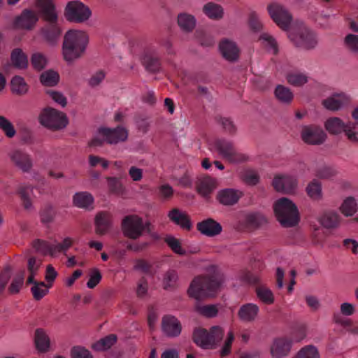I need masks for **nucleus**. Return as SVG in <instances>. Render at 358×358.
<instances>
[{
    "instance_id": "60",
    "label": "nucleus",
    "mask_w": 358,
    "mask_h": 358,
    "mask_svg": "<svg viewBox=\"0 0 358 358\" xmlns=\"http://www.w3.org/2000/svg\"><path fill=\"white\" fill-rule=\"evenodd\" d=\"M292 336L293 341L295 342H300L306 336V327L305 324L296 325L292 331Z\"/></svg>"
},
{
    "instance_id": "36",
    "label": "nucleus",
    "mask_w": 358,
    "mask_h": 358,
    "mask_svg": "<svg viewBox=\"0 0 358 358\" xmlns=\"http://www.w3.org/2000/svg\"><path fill=\"white\" fill-rule=\"evenodd\" d=\"M276 99L281 103L285 104H289L294 99L293 92L291 90L282 85L276 86L274 91Z\"/></svg>"
},
{
    "instance_id": "25",
    "label": "nucleus",
    "mask_w": 358,
    "mask_h": 358,
    "mask_svg": "<svg viewBox=\"0 0 358 358\" xmlns=\"http://www.w3.org/2000/svg\"><path fill=\"white\" fill-rule=\"evenodd\" d=\"M341 217L340 215L334 210H327L320 216V223L327 229H334L338 227Z\"/></svg>"
},
{
    "instance_id": "53",
    "label": "nucleus",
    "mask_w": 358,
    "mask_h": 358,
    "mask_svg": "<svg viewBox=\"0 0 358 358\" xmlns=\"http://www.w3.org/2000/svg\"><path fill=\"white\" fill-rule=\"evenodd\" d=\"M210 340V348H213L217 342L221 341L224 336L223 329L218 327H212L208 331Z\"/></svg>"
},
{
    "instance_id": "7",
    "label": "nucleus",
    "mask_w": 358,
    "mask_h": 358,
    "mask_svg": "<svg viewBox=\"0 0 358 358\" xmlns=\"http://www.w3.org/2000/svg\"><path fill=\"white\" fill-rule=\"evenodd\" d=\"M289 38L296 47L306 50L314 49L318 43L316 34L305 26L289 33Z\"/></svg>"
},
{
    "instance_id": "62",
    "label": "nucleus",
    "mask_w": 358,
    "mask_h": 358,
    "mask_svg": "<svg viewBox=\"0 0 358 358\" xmlns=\"http://www.w3.org/2000/svg\"><path fill=\"white\" fill-rule=\"evenodd\" d=\"M336 171L330 166H323L317 169L316 176L322 179H329L336 175Z\"/></svg>"
},
{
    "instance_id": "14",
    "label": "nucleus",
    "mask_w": 358,
    "mask_h": 358,
    "mask_svg": "<svg viewBox=\"0 0 358 358\" xmlns=\"http://www.w3.org/2000/svg\"><path fill=\"white\" fill-rule=\"evenodd\" d=\"M11 162L23 172H29L32 167V159L29 154L20 149H14L8 153Z\"/></svg>"
},
{
    "instance_id": "21",
    "label": "nucleus",
    "mask_w": 358,
    "mask_h": 358,
    "mask_svg": "<svg viewBox=\"0 0 358 358\" xmlns=\"http://www.w3.org/2000/svg\"><path fill=\"white\" fill-rule=\"evenodd\" d=\"M292 345V340L285 338H277L271 345V353L273 357L282 358L289 353Z\"/></svg>"
},
{
    "instance_id": "55",
    "label": "nucleus",
    "mask_w": 358,
    "mask_h": 358,
    "mask_svg": "<svg viewBox=\"0 0 358 358\" xmlns=\"http://www.w3.org/2000/svg\"><path fill=\"white\" fill-rule=\"evenodd\" d=\"M108 179V185L110 191L115 194L120 195L124 192V187L120 179L109 177Z\"/></svg>"
},
{
    "instance_id": "44",
    "label": "nucleus",
    "mask_w": 358,
    "mask_h": 358,
    "mask_svg": "<svg viewBox=\"0 0 358 358\" xmlns=\"http://www.w3.org/2000/svg\"><path fill=\"white\" fill-rule=\"evenodd\" d=\"M259 40L262 41V44L272 52L273 55H277L278 52V47L275 39L268 33H262L259 36Z\"/></svg>"
},
{
    "instance_id": "64",
    "label": "nucleus",
    "mask_w": 358,
    "mask_h": 358,
    "mask_svg": "<svg viewBox=\"0 0 358 358\" xmlns=\"http://www.w3.org/2000/svg\"><path fill=\"white\" fill-rule=\"evenodd\" d=\"M47 93L55 102L57 103L62 107H65L66 106V98L61 92L55 90H48Z\"/></svg>"
},
{
    "instance_id": "13",
    "label": "nucleus",
    "mask_w": 358,
    "mask_h": 358,
    "mask_svg": "<svg viewBox=\"0 0 358 358\" xmlns=\"http://www.w3.org/2000/svg\"><path fill=\"white\" fill-rule=\"evenodd\" d=\"M38 21V15L36 11L31 9L25 8L21 14L17 16L13 22L16 28L31 30Z\"/></svg>"
},
{
    "instance_id": "32",
    "label": "nucleus",
    "mask_w": 358,
    "mask_h": 358,
    "mask_svg": "<svg viewBox=\"0 0 358 358\" xmlns=\"http://www.w3.org/2000/svg\"><path fill=\"white\" fill-rule=\"evenodd\" d=\"M203 13L210 19L217 20L224 15L223 8L214 2H208L203 7Z\"/></svg>"
},
{
    "instance_id": "19",
    "label": "nucleus",
    "mask_w": 358,
    "mask_h": 358,
    "mask_svg": "<svg viewBox=\"0 0 358 358\" xmlns=\"http://www.w3.org/2000/svg\"><path fill=\"white\" fill-rule=\"evenodd\" d=\"M219 48L223 57L229 62H234L239 57L240 50L233 41L222 39Z\"/></svg>"
},
{
    "instance_id": "34",
    "label": "nucleus",
    "mask_w": 358,
    "mask_h": 358,
    "mask_svg": "<svg viewBox=\"0 0 358 358\" xmlns=\"http://www.w3.org/2000/svg\"><path fill=\"white\" fill-rule=\"evenodd\" d=\"M215 179L209 176L203 177L198 182L196 189L203 196H208L215 188Z\"/></svg>"
},
{
    "instance_id": "24",
    "label": "nucleus",
    "mask_w": 358,
    "mask_h": 358,
    "mask_svg": "<svg viewBox=\"0 0 358 358\" xmlns=\"http://www.w3.org/2000/svg\"><path fill=\"white\" fill-rule=\"evenodd\" d=\"M34 344L39 352L45 353L49 351L50 339L43 329L38 328L35 330Z\"/></svg>"
},
{
    "instance_id": "9",
    "label": "nucleus",
    "mask_w": 358,
    "mask_h": 358,
    "mask_svg": "<svg viewBox=\"0 0 358 358\" xmlns=\"http://www.w3.org/2000/svg\"><path fill=\"white\" fill-rule=\"evenodd\" d=\"M222 279L216 275H199L193 279L187 291H214L222 288Z\"/></svg>"
},
{
    "instance_id": "20",
    "label": "nucleus",
    "mask_w": 358,
    "mask_h": 358,
    "mask_svg": "<svg viewBox=\"0 0 358 358\" xmlns=\"http://www.w3.org/2000/svg\"><path fill=\"white\" fill-rule=\"evenodd\" d=\"M196 228L201 234L208 237L215 236L220 234L222 230L221 224L212 218L198 222Z\"/></svg>"
},
{
    "instance_id": "11",
    "label": "nucleus",
    "mask_w": 358,
    "mask_h": 358,
    "mask_svg": "<svg viewBox=\"0 0 358 358\" xmlns=\"http://www.w3.org/2000/svg\"><path fill=\"white\" fill-rule=\"evenodd\" d=\"M301 137L307 144L320 145L325 141L327 134L320 126L310 124L302 127Z\"/></svg>"
},
{
    "instance_id": "8",
    "label": "nucleus",
    "mask_w": 358,
    "mask_h": 358,
    "mask_svg": "<svg viewBox=\"0 0 358 358\" xmlns=\"http://www.w3.org/2000/svg\"><path fill=\"white\" fill-rule=\"evenodd\" d=\"M121 227L124 236L134 240L141 236L145 229L143 220L137 215L124 217Z\"/></svg>"
},
{
    "instance_id": "27",
    "label": "nucleus",
    "mask_w": 358,
    "mask_h": 358,
    "mask_svg": "<svg viewBox=\"0 0 358 358\" xmlns=\"http://www.w3.org/2000/svg\"><path fill=\"white\" fill-rule=\"evenodd\" d=\"M241 281L256 287L255 291H271L268 287L263 285L262 280L248 271H242L239 274Z\"/></svg>"
},
{
    "instance_id": "3",
    "label": "nucleus",
    "mask_w": 358,
    "mask_h": 358,
    "mask_svg": "<svg viewBox=\"0 0 358 358\" xmlns=\"http://www.w3.org/2000/svg\"><path fill=\"white\" fill-rule=\"evenodd\" d=\"M273 208L278 220L283 227H291L299 223L298 208L290 199L285 197L279 199L275 202Z\"/></svg>"
},
{
    "instance_id": "29",
    "label": "nucleus",
    "mask_w": 358,
    "mask_h": 358,
    "mask_svg": "<svg viewBox=\"0 0 358 358\" xmlns=\"http://www.w3.org/2000/svg\"><path fill=\"white\" fill-rule=\"evenodd\" d=\"M192 341L203 349L209 348L210 340L208 331L203 328H196L192 334Z\"/></svg>"
},
{
    "instance_id": "31",
    "label": "nucleus",
    "mask_w": 358,
    "mask_h": 358,
    "mask_svg": "<svg viewBox=\"0 0 358 358\" xmlns=\"http://www.w3.org/2000/svg\"><path fill=\"white\" fill-rule=\"evenodd\" d=\"M22 205L26 210H29L32 207V201L31 196L33 194V187L29 185H20L17 190Z\"/></svg>"
},
{
    "instance_id": "39",
    "label": "nucleus",
    "mask_w": 358,
    "mask_h": 358,
    "mask_svg": "<svg viewBox=\"0 0 358 358\" xmlns=\"http://www.w3.org/2000/svg\"><path fill=\"white\" fill-rule=\"evenodd\" d=\"M287 83L294 87H301L308 82L306 73L301 71H292L287 74Z\"/></svg>"
},
{
    "instance_id": "10",
    "label": "nucleus",
    "mask_w": 358,
    "mask_h": 358,
    "mask_svg": "<svg viewBox=\"0 0 358 358\" xmlns=\"http://www.w3.org/2000/svg\"><path fill=\"white\" fill-rule=\"evenodd\" d=\"M268 11L273 22L283 30H287L292 20L289 12L281 4L272 3L268 6Z\"/></svg>"
},
{
    "instance_id": "35",
    "label": "nucleus",
    "mask_w": 358,
    "mask_h": 358,
    "mask_svg": "<svg viewBox=\"0 0 358 358\" xmlns=\"http://www.w3.org/2000/svg\"><path fill=\"white\" fill-rule=\"evenodd\" d=\"M10 60L13 66L19 69H26L28 66L27 56L20 48H15L12 51Z\"/></svg>"
},
{
    "instance_id": "37",
    "label": "nucleus",
    "mask_w": 358,
    "mask_h": 358,
    "mask_svg": "<svg viewBox=\"0 0 358 358\" xmlns=\"http://www.w3.org/2000/svg\"><path fill=\"white\" fill-rule=\"evenodd\" d=\"M178 24L182 31L190 32L195 27L196 20L192 15L183 13L178 15Z\"/></svg>"
},
{
    "instance_id": "18",
    "label": "nucleus",
    "mask_w": 358,
    "mask_h": 358,
    "mask_svg": "<svg viewBox=\"0 0 358 358\" xmlns=\"http://www.w3.org/2000/svg\"><path fill=\"white\" fill-rule=\"evenodd\" d=\"M162 329L168 337L174 338L180 334L182 325L175 316L164 315L162 321Z\"/></svg>"
},
{
    "instance_id": "63",
    "label": "nucleus",
    "mask_w": 358,
    "mask_h": 358,
    "mask_svg": "<svg viewBox=\"0 0 358 358\" xmlns=\"http://www.w3.org/2000/svg\"><path fill=\"white\" fill-rule=\"evenodd\" d=\"M135 269L139 270L145 274H152V266L147 261L144 259H138L136 262Z\"/></svg>"
},
{
    "instance_id": "26",
    "label": "nucleus",
    "mask_w": 358,
    "mask_h": 358,
    "mask_svg": "<svg viewBox=\"0 0 358 358\" xmlns=\"http://www.w3.org/2000/svg\"><path fill=\"white\" fill-rule=\"evenodd\" d=\"M259 313V308L253 303H246L241 306L238 316L241 321L245 322H252L255 320Z\"/></svg>"
},
{
    "instance_id": "45",
    "label": "nucleus",
    "mask_w": 358,
    "mask_h": 358,
    "mask_svg": "<svg viewBox=\"0 0 358 358\" xmlns=\"http://www.w3.org/2000/svg\"><path fill=\"white\" fill-rule=\"evenodd\" d=\"M178 275L175 270H169L164 275L163 286L165 289H176L178 285Z\"/></svg>"
},
{
    "instance_id": "47",
    "label": "nucleus",
    "mask_w": 358,
    "mask_h": 358,
    "mask_svg": "<svg viewBox=\"0 0 358 358\" xmlns=\"http://www.w3.org/2000/svg\"><path fill=\"white\" fill-rule=\"evenodd\" d=\"M11 89L14 93L24 94L27 92V85L23 78L15 76L11 80Z\"/></svg>"
},
{
    "instance_id": "16",
    "label": "nucleus",
    "mask_w": 358,
    "mask_h": 358,
    "mask_svg": "<svg viewBox=\"0 0 358 358\" xmlns=\"http://www.w3.org/2000/svg\"><path fill=\"white\" fill-rule=\"evenodd\" d=\"M272 184L277 192L284 194H293L297 187L296 179L287 175L275 176Z\"/></svg>"
},
{
    "instance_id": "46",
    "label": "nucleus",
    "mask_w": 358,
    "mask_h": 358,
    "mask_svg": "<svg viewBox=\"0 0 358 358\" xmlns=\"http://www.w3.org/2000/svg\"><path fill=\"white\" fill-rule=\"evenodd\" d=\"M308 195L314 200H318L322 196L321 183L317 180H312L306 187Z\"/></svg>"
},
{
    "instance_id": "28",
    "label": "nucleus",
    "mask_w": 358,
    "mask_h": 358,
    "mask_svg": "<svg viewBox=\"0 0 358 358\" xmlns=\"http://www.w3.org/2000/svg\"><path fill=\"white\" fill-rule=\"evenodd\" d=\"M117 341V336L115 334H110L91 345V348L96 352L106 351L113 346Z\"/></svg>"
},
{
    "instance_id": "50",
    "label": "nucleus",
    "mask_w": 358,
    "mask_h": 358,
    "mask_svg": "<svg viewBox=\"0 0 358 358\" xmlns=\"http://www.w3.org/2000/svg\"><path fill=\"white\" fill-rule=\"evenodd\" d=\"M31 64L35 70L41 71L47 65V59L43 54L36 52L31 55Z\"/></svg>"
},
{
    "instance_id": "43",
    "label": "nucleus",
    "mask_w": 358,
    "mask_h": 358,
    "mask_svg": "<svg viewBox=\"0 0 358 358\" xmlns=\"http://www.w3.org/2000/svg\"><path fill=\"white\" fill-rule=\"evenodd\" d=\"M241 180L247 185L254 186L259 181V176L257 172L251 169H243L240 174Z\"/></svg>"
},
{
    "instance_id": "57",
    "label": "nucleus",
    "mask_w": 358,
    "mask_h": 358,
    "mask_svg": "<svg viewBox=\"0 0 358 358\" xmlns=\"http://www.w3.org/2000/svg\"><path fill=\"white\" fill-rule=\"evenodd\" d=\"M25 271H21L13 278L8 291H20L23 287Z\"/></svg>"
},
{
    "instance_id": "42",
    "label": "nucleus",
    "mask_w": 358,
    "mask_h": 358,
    "mask_svg": "<svg viewBox=\"0 0 358 358\" xmlns=\"http://www.w3.org/2000/svg\"><path fill=\"white\" fill-rule=\"evenodd\" d=\"M342 213L348 217L353 215L357 211V203L352 196L347 197L340 207Z\"/></svg>"
},
{
    "instance_id": "56",
    "label": "nucleus",
    "mask_w": 358,
    "mask_h": 358,
    "mask_svg": "<svg viewBox=\"0 0 358 358\" xmlns=\"http://www.w3.org/2000/svg\"><path fill=\"white\" fill-rule=\"evenodd\" d=\"M164 241L171 248V249L176 254L183 255L185 254V250L181 247L180 243L178 239L173 236H169L164 239Z\"/></svg>"
},
{
    "instance_id": "4",
    "label": "nucleus",
    "mask_w": 358,
    "mask_h": 358,
    "mask_svg": "<svg viewBox=\"0 0 358 358\" xmlns=\"http://www.w3.org/2000/svg\"><path fill=\"white\" fill-rule=\"evenodd\" d=\"M65 19L69 22L84 23L92 16L89 6L79 0L69 1L64 11Z\"/></svg>"
},
{
    "instance_id": "22",
    "label": "nucleus",
    "mask_w": 358,
    "mask_h": 358,
    "mask_svg": "<svg viewBox=\"0 0 358 358\" xmlns=\"http://www.w3.org/2000/svg\"><path fill=\"white\" fill-rule=\"evenodd\" d=\"M168 217L172 222L183 229L190 230L192 229V222L189 215L177 208H173L169 212Z\"/></svg>"
},
{
    "instance_id": "40",
    "label": "nucleus",
    "mask_w": 358,
    "mask_h": 358,
    "mask_svg": "<svg viewBox=\"0 0 358 358\" xmlns=\"http://www.w3.org/2000/svg\"><path fill=\"white\" fill-rule=\"evenodd\" d=\"M59 80V76L57 72L53 70H48L43 72L40 76V81L44 86H55Z\"/></svg>"
},
{
    "instance_id": "17",
    "label": "nucleus",
    "mask_w": 358,
    "mask_h": 358,
    "mask_svg": "<svg viewBox=\"0 0 358 358\" xmlns=\"http://www.w3.org/2000/svg\"><path fill=\"white\" fill-rule=\"evenodd\" d=\"M350 102V97L343 92L334 93L330 96L322 100V106L331 111L338 110Z\"/></svg>"
},
{
    "instance_id": "61",
    "label": "nucleus",
    "mask_w": 358,
    "mask_h": 358,
    "mask_svg": "<svg viewBox=\"0 0 358 358\" xmlns=\"http://www.w3.org/2000/svg\"><path fill=\"white\" fill-rule=\"evenodd\" d=\"M102 275L97 268H93L90 273V278L87 282L89 289H94L101 281Z\"/></svg>"
},
{
    "instance_id": "51",
    "label": "nucleus",
    "mask_w": 358,
    "mask_h": 358,
    "mask_svg": "<svg viewBox=\"0 0 358 358\" xmlns=\"http://www.w3.org/2000/svg\"><path fill=\"white\" fill-rule=\"evenodd\" d=\"M70 355L71 358H94L89 350L80 345L72 347Z\"/></svg>"
},
{
    "instance_id": "33",
    "label": "nucleus",
    "mask_w": 358,
    "mask_h": 358,
    "mask_svg": "<svg viewBox=\"0 0 358 358\" xmlns=\"http://www.w3.org/2000/svg\"><path fill=\"white\" fill-rule=\"evenodd\" d=\"M110 224V215L106 212L99 213L95 217L96 232L98 234H105L109 229Z\"/></svg>"
},
{
    "instance_id": "1",
    "label": "nucleus",
    "mask_w": 358,
    "mask_h": 358,
    "mask_svg": "<svg viewBox=\"0 0 358 358\" xmlns=\"http://www.w3.org/2000/svg\"><path fill=\"white\" fill-rule=\"evenodd\" d=\"M36 7L43 20L46 24L41 29V34L45 40L54 45L58 42L62 29L59 24V15L53 0H36Z\"/></svg>"
},
{
    "instance_id": "59",
    "label": "nucleus",
    "mask_w": 358,
    "mask_h": 358,
    "mask_svg": "<svg viewBox=\"0 0 358 358\" xmlns=\"http://www.w3.org/2000/svg\"><path fill=\"white\" fill-rule=\"evenodd\" d=\"M345 44L352 52L358 55V36L349 34L345 38Z\"/></svg>"
},
{
    "instance_id": "6",
    "label": "nucleus",
    "mask_w": 358,
    "mask_h": 358,
    "mask_svg": "<svg viewBox=\"0 0 358 358\" xmlns=\"http://www.w3.org/2000/svg\"><path fill=\"white\" fill-rule=\"evenodd\" d=\"M39 120L43 126L54 131L62 129L68 124L66 115L50 107H47L41 111Z\"/></svg>"
},
{
    "instance_id": "23",
    "label": "nucleus",
    "mask_w": 358,
    "mask_h": 358,
    "mask_svg": "<svg viewBox=\"0 0 358 358\" xmlns=\"http://www.w3.org/2000/svg\"><path fill=\"white\" fill-rule=\"evenodd\" d=\"M243 195V193L240 190L227 188L218 192L217 199L223 205L233 206L238 201Z\"/></svg>"
},
{
    "instance_id": "5",
    "label": "nucleus",
    "mask_w": 358,
    "mask_h": 358,
    "mask_svg": "<svg viewBox=\"0 0 358 358\" xmlns=\"http://www.w3.org/2000/svg\"><path fill=\"white\" fill-rule=\"evenodd\" d=\"M355 123L345 124L341 118L331 117L324 122L326 130L331 134L338 135L344 132L348 138L353 143H358V132L355 131Z\"/></svg>"
},
{
    "instance_id": "41",
    "label": "nucleus",
    "mask_w": 358,
    "mask_h": 358,
    "mask_svg": "<svg viewBox=\"0 0 358 358\" xmlns=\"http://www.w3.org/2000/svg\"><path fill=\"white\" fill-rule=\"evenodd\" d=\"M33 247L38 252L43 255H55L54 251V244H51L47 241L37 239L34 241Z\"/></svg>"
},
{
    "instance_id": "52",
    "label": "nucleus",
    "mask_w": 358,
    "mask_h": 358,
    "mask_svg": "<svg viewBox=\"0 0 358 358\" xmlns=\"http://www.w3.org/2000/svg\"><path fill=\"white\" fill-rule=\"evenodd\" d=\"M56 213L54 208L50 205L45 206L41 210V221L43 224H48L54 220Z\"/></svg>"
},
{
    "instance_id": "2",
    "label": "nucleus",
    "mask_w": 358,
    "mask_h": 358,
    "mask_svg": "<svg viewBox=\"0 0 358 358\" xmlns=\"http://www.w3.org/2000/svg\"><path fill=\"white\" fill-rule=\"evenodd\" d=\"M89 38L85 32L79 30H69L64 35L62 45L64 59L73 62L81 57L85 52Z\"/></svg>"
},
{
    "instance_id": "12",
    "label": "nucleus",
    "mask_w": 358,
    "mask_h": 358,
    "mask_svg": "<svg viewBox=\"0 0 358 358\" xmlns=\"http://www.w3.org/2000/svg\"><path fill=\"white\" fill-rule=\"evenodd\" d=\"M99 135L103 138V140L109 144H117L119 142L125 141L128 137V131L121 127L117 126L111 129L108 127H101L99 129Z\"/></svg>"
},
{
    "instance_id": "54",
    "label": "nucleus",
    "mask_w": 358,
    "mask_h": 358,
    "mask_svg": "<svg viewBox=\"0 0 358 358\" xmlns=\"http://www.w3.org/2000/svg\"><path fill=\"white\" fill-rule=\"evenodd\" d=\"M0 129L8 138H13L16 134L13 124L4 116H0Z\"/></svg>"
},
{
    "instance_id": "38",
    "label": "nucleus",
    "mask_w": 358,
    "mask_h": 358,
    "mask_svg": "<svg viewBox=\"0 0 358 358\" xmlns=\"http://www.w3.org/2000/svg\"><path fill=\"white\" fill-rule=\"evenodd\" d=\"M73 204L80 208H87L94 201L93 196L87 192L76 193L73 198Z\"/></svg>"
},
{
    "instance_id": "48",
    "label": "nucleus",
    "mask_w": 358,
    "mask_h": 358,
    "mask_svg": "<svg viewBox=\"0 0 358 358\" xmlns=\"http://www.w3.org/2000/svg\"><path fill=\"white\" fill-rule=\"evenodd\" d=\"M41 262L37 260L35 257H32L28 259L27 268L29 275L27 278L26 284L29 285L34 282V279L37 273L38 268L40 267Z\"/></svg>"
},
{
    "instance_id": "49",
    "label": "nucleus",
    "mask_w": 358,
    "mask_h": 358,
    "mask_svg": "<svg viewBox=\"0 0 358 358\" xmlns=\"http://www.w3.org/2000/svg\"><path fill=\"white\" fill-rule=\"evenodd\" d=\"M231 164H242L250 160V157L245 153L239 152L235 148L225 159Z\"/></svg>"
},
{
    "instance_id": "58",
    "label": "nucleus",
    "mask_w": 358,
    "mask_h": 358,
    "mask_svg": "<svg viewBox=\"0 0 358 358\" xmlns=\"http://www.w3.org/2000/svg\"><path fill=\"white\" fill-rule=\"evenodd\" d=\"M92 296L90 294L76 293L74 294L71 298V303L74 307L83 303L87 304L92 301Z\"/></svg>"
},
{
    "instance_id": "15",
    "label": "nucleus",
    "mask_w": 358,
    "mask_h": 358,
    "mask_svg": "<svg viewBox=\"0 0 358 358\" xmlns=\"http://www.w3.org/2000/svg\"><path fill=\"white\" fill-rule=\"evenodd\" d=\"M141 62L145 69L149 72L156 73L160 70V59L156 50L152 47H147L144 49Z\"/></svg>"
},
{
    "instance_id": "30",
    "label": "nucleus",
    "mask_w": 358,
    "mask_h": 358,
    "mask_svg": "<svg viewBox=\"0 0 358 358\" xmlns=\"http://www.w3.org/2000/svg\"><path fill=\"white\" fill-rule=\"evenodd\" d=\"M213 147L224 159H226L229 155L236 148L232 141L225 138L215 140Z\"/></svg>"
}]
</instances>
